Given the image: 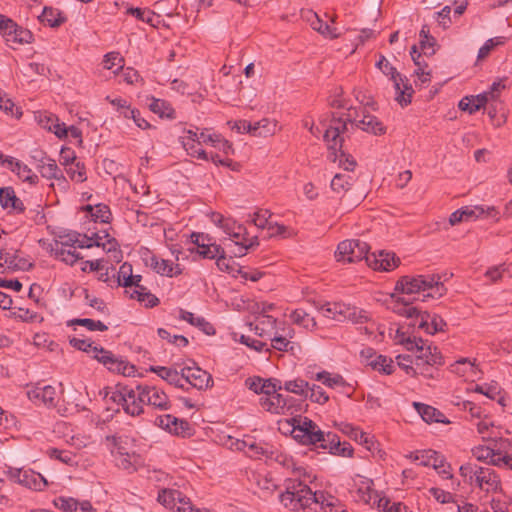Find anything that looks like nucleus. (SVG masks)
Masks as SVG:
<instances>
[{
	"mask_svg": "<svg viewBox=\"0 0 512 512\" xmlns=\"http://www.w3.org/2000/svg\"><path fill=\"white\" fill-rule=\"evenodd\" d=\"M291 425L293 438L304 445H317L324 440V432L307 417L292 418Z\"/></svg>",
	"mask_w": 512,
	"mask_h": 512,
	"instance_id": "nucleus-6",
	"label": "nucleus"
},
{
	"mask_svg": "<svg viewBox=\"0 0 512 512\" xmlns=\"http://www.w3.org/2000/svg\"><path fill=\"white\" fill-rule=\"evenodd\" d=\"M123 62L124 60L118 52H110L106 54L103 60L104 68L107 70L115 68L114 72L123 67Z\"/></svg>",
	"mask_w": 512,
	"mask_h": 512,
	"instance_id": "nucleus-62",
	"label": "nucleus"
},
{
	"mask_svg": "<svg viewBox=\"0 0 512 512\" xmlns=\"http://www.w3.org/2000/svg\"><path fill=\"white\" fill-rule=\"evenodd\" d=\"M418 416L428 425L450 424V420L437 408L418 402Z\"/></svg>",
	"mask_w": 512,
	"mask_h": 512,
	"instance_id": "nucleus-23",
	"label": "nucleus"
},
{
	"mask_svg": "<svg viewBox=\"0 0 512 512\" xmlns=\"http://www.w3.org/2000/svg\"><path fill=\"white\" fill-rule=\"evenodd\" d=\"M271 215L269 210H259L254 213L253 223L261 229H273L274 227L270 221Z\"/></svg>",
	"mask_w": 512,
	"mask_h": 512,
	"instance_id": "nucleus-63",
	"label": "nucleus"
},
{
	"mask_svg": "<svg viewBox=\"0 0 512 512\" xmlns=\"http://www.w3.org/2000/svg\"><path fill=\"white\" fill-rule=\"evenodd\" d=\"M376 67L382 71L386 76L390 77L395 89V100L402 106H407L411 103L414 89L409 83V80L397 72L396 68L385 58L380 55L379 60L376 62Z\"/></svg>",
	"mask_w": 512,
	"mask_h": 512,
	"instance_id": "nucleus-5",
	"label": "nucleus"
},
{
	"mask_svg": "<svg viewBox=\"0 0 512 512\" xmlns=\"http://www.w3.org/2000/svg\"><path fill=\"white\" fill-rule=\"evenodd\" d=\"M293 402L292 397H284L278 392L269 396H261L259 399V404L265 411L276 415L293 414Z\"/></svg>",
	"mask_w": 512,
	"mask_h": 512,
	"instance_id": "nucleus-11",
	"label": "nucleus"
},
{
	"mask_svg": "<svg viewBox=\"0 0 512 512\" xmlns=\"http://www.w3.org/2000/svg\"><path fill=\"white\" fill-rule=\"evenodd\" d=\"M346 305L340 302L334 303H325L320 306L319 311L322 315L328 319H332L338 322L344 321V311L346 310Z\"/></svg>",
	"mask_w": 512,
	"mask_h": 512,
	"instance_id": "nucleus-37",
	"label": "nucleus"
},
{
	"mask_svg": "<svg viewBox=\"0 0 512 512\" xmlns=\"http://www.w3.org/2000/svg\"><path fill=\"white\" fill-rule=\"evenodd\" d=\"M237 449L245 452L249 457L268 456L270 453L267 444L257 442L252 437L237 442Z\"/></svg>",
	"mask_w": 512,
	"mask_h": 512,
	"instance_id": "nucleus-25",
	"label": "nucleus"
},
{
	"mask_svg": "<svg viewBox=\"0 0 512 512\" xmlns=\"http://www.w3.org/2000/svg\"><path fill=\"white\" fill-rule=\"evenodd\" d=\"M0 204L3 209H10V212L20 214L25 211L24 203L16 196L12 187L0 188Z\"/></svg>",
	"mask_w": 512,
	"mask_h": 512,
	"instance_id": "nucleus-21",
	"label": "nucleus"
},
{
	"mask_svg": "<svg viewBox=\"0 0 512 512\" xmlns=\"http://www.w3.org/2000/svg\"><path fill=\"white\" fill-rule=\"evenodd\" d=\"M284 389L288 392L307 398L309 393V383L303 379L290 380L285 382Z\"/></svg>",
	"mask_w": 512,
	"mask_h": 512,
	"instance_id": "nucleus-54",
	"label": "nucleus"
},
{
	"mask_svg": "<svg viewBox=\"0 0 512 512\" xmlns=\"http://www.w3.org/2000/svg\"><path fill=\"white\" fill-rule=\"evenodd\" d=\"M416 278L403 276L397 281L394 292L384 302L395 313L413 318L416 314Z\"/></svg>",
	"mask_w": 512,
	"mask_h": 512,
	"instance_id": "nucleus-1",
	"label": "nucleus"
},
{
	"mask_svg": "<svg viewBox=\"0 0 512 512\" xmlns=\"http://www.w3.org/2000/svg\"><path fill=\"white\" fill-rule=\"evenodd\" d=\"M446 326L445 321L437 314H431L418 307V329L424 330L427 334L433 335L436 332L443 331Z\"/></svg>",
	"mask_w": 512,
	"mask_h": 512,
	"instance_id": "nucleus-18",
	"label": "nucleus"
},
{
	"mask_svg": "<svg viewBox=\"0 0 512 512\" xmlns=\"http://www.w3.org/2000/svg\"><path fill=\"white\" fill-rule=\"evenodd\" d=\"M38 171L44 178L65 181V177L57 166L56 161L52 158H49L45 164L41 165Z\"/></svg>",
	"mask_w": 512,
	"mask_h": 512,
	"instance_id": "nucleus-43",
	"label": "nucleus"
},
{
	"mask_svg": "<svg viewBox=\"0 0 512 512\" xmlns=\"http://www.w3.org/2000/svg\"><path fill=\"white\" fill-rule=\"evenodd\" d=\"M345 320L351 321L354 324H363L369 320V315L363 309L346 305V310L344 311Z\"/></svg>",
	"mask_w": 512,
	"mask_h": 512,
	"instance_id": "nucleus-53",
	"label": "nucleus"
},
{
	"mask_svg": "<svg viewBox=\"0 0 512 512\" xmlns=\"http://www.w3.org/2000/svg\"><path fill=\"white\" fill-rule=\"evenodd\" d=\"M315 379L317 381H321L324 385L333 388L335 386H342L345 384V381L341 375H334L332 376L327 371H322L316 374Z\"/></svg>",
	"mask_w": 512,
	"mask_h": 512,
	"instance_id": "nucleus-60",
	"label": "nucleus"
},
{
	"mask_svg": "<svg viewBox=\"0 0 512 512\" xmlns=\"http://www.w3.org/2000/svg\"><path fill=\"white\" fill-rule=\"evenodd\" d=\"M254 136L267 137L276 131V123L269 119H262L253 123Z\"/></svg>",
	"mask_w": 512,
	"mask_h": 512,
	"instance_id": "nucleus-51",
	"label": "nucleus"
},
{
	"mask_svg": "<svg viewBox=\"0 0 512 512\" xmlns=\"http://www.w3.org/2000/svg\"><path fill=\"white\" fill-rule=\"evenodd\" d=\"M145 265L161 276L174 277L182 274V268L178 263L159 258L149 254L144 258Z\"/></svg>",
	"mask_w": 512,
	"mask_h": 512,
	"instance_id": "nucleus-15",
	"label": "nucleus"
},
{
	"mask_svg": "<svg viewBox=\"0 0 512 512\" xmlns=\"http://www.w3.org/2000/svg\"><path fill=\"white\" fill-rule=\"evenodd\" d=\"M318 447L337 456L352 457L353 455V448L350 443H341L339 436L333 432L324 433V440L318 442Z\"/></svg>",
	"mask_w": 512,
	"mask_h": 512,
	"instance_id": "nucleus-16",
	"label": "nucleus"
},
{
	"mask_svg": "<svg viewBox=\"0 0 512 512\" xmlns=\"http://www.w3.org/2000/svg\"><path fill=\"white\" fill-rule=\"evenodd\" d=\"M122 395L126 399L123 401V409L124 411L131 416H138L144 412L143 404L144 402H140L138 399V390L137 385L135 388L129 386L121 387Z\"/></svg>",
	"mask_w": 512,
	"mask_h": 512,
	"instance_id": "nucleus-19",
	"label": "nucleus"
},
{
	"mask_svg": "<svg viewBox=\"0 0 512 512\" xmlns=\"http://www.w3.org/2000/svg\"><path fill=\"white\" fill-rule=\"evenodd\" d=\"M358 493L361 494V499L372 506L376 505L379 510L392 511L393 507L390 506V500L385 497H379L374 491L370 489V484L366 483L364 487L358 489Z\"/></svg>",
	"mask_w": 512,
	"mask_h": 512,
	"instance_id": "nucleus-26",
	"label": "nucleus"
},
{
	"mask_svg": "<svg viewBox=\"0 0 512 512\" xmlns=\"http://www.w3.org/2000/svg\"><path fill=\"white\" fill-rule=\"evenodd\" d=\"M94 358L112 372H117L124 376H132L135 373L134 365L117 358L111 351H108L103 347L94 348Z\"/></svg>",
	"mask_w": 512,
	"mask_h": 512,
	"instance_id": "nucleus-9",
	"label": "nucleus"
},
{
	"mask_svg": "<svg viewBox=\"0 0 512 512\" xmlns=\"http://www.w3.org/2000/svg\"><path fill=\"white\" fill-rule=\"evenodd\" d=\"M293 337V330L292 329H288L287 333H285L284 335H275L272 339H271V346L278 350V351H293L294 349V345L293 343L289 340V338H292Z\"/></svg>",
	"mask_w": 512,
	"mask_h": 512,
	"instance_id": "nucleus-47",
	"label": "nucleus"
},
{
	"mask_svg": "<svg viewBox=\"0 0 512 512\" xmlns=\"http://www.w3.org/2000/svg\"><path fill=\"white\" fill-rule=\"evenodd\" d=\"M365 132L373 135H382L385 133L386 128L377 117L362 111V118L358 121L357 127Z\"/></svg>",
	"mask_w": 512,
	"mask_h": 512,
	"instance_id": "nucleus-30",
	"label": "nucleus"
},
{
	"mask_svg": "<svg viewBox=\"0 0 512 512\" xmlns=\"http://www.w3.org/2000/svg\"><path fill=\"white\" fill-rule=\"evenodd\" d=\"M475 483L481 489L484 485H487V490L492 489L496 491L500 487V478L493 469L478 466Z\"/></svg>",
	"mask_w": 512,
	"mask_h": 512,
	"instance_id": "nucleus-27",
	"label": "nucleus"
},
{
	"mask_svg": "<svg viewBox=\"0 0 512 512\" xmlns=\"http://www.w3.org/2000/svg\"><path fill=\"white\" fill-rule=\"evenodd\" d=\"M27 396L31 401L41 402L49 407L56 405V390L51 385L34 387L27 392Z\"/></svg>",
	"mask_w": 512,
	"mask_h": 512,
	"instance_id": "nucleus-22",
	"label": "nucleus"
},
{
	"mask_svg": "<svg viewBox=\"0 0 512 512\" xmlns=\"http://www.w3.org/2000/svg\"><path fill=\"white\" fill-rule=\"evenodd\" d=\"M82 235L76 231H70L66 234L58 235V238L53 243L63 245L64 247L72 248H91L93 244L85 242V239H80Z\"/></svg>",
	"mask_w": 512,
	"mask_h": 512,
	"instance_id": "nucleus-33",
	"label": "nucleus"
},
{
	"mask_svg": "<svg viewBox=\"0 0 512 512\" xmlns=\"http://www.w3.org/2000/svg\"><path fill=\"white\" fill-rule=\"evenodd\" d=\"M418 465L433 468L443 478H451L450 465L439 452L432 449L418 451Z\"/></svg>",
	"mask_w": 512,
	"mask_h": 512,
	"instance_id": "nucleus-13",
	"label": "nucleus"
},
{
	"mask_svg": "<svg viewBox=\"0 0 512 512\" xmlns=\"http://www.w3.org/2000/svg\"><path fill=\"white\" fill-rule=\"evenodd\" d=\"M149 370L153 373H156L160 378L169 384L174 385L177 388L184 389L181 371L178 372L176 369L164 366H151Z\"/></svg>",
	"mask_w": 512,
	"mask_h": 512,
	"instance_id": "nucleus-31",
	"label": "nucleus"
},
{
	"mask_svg": "<svg viewBox=\"0 0 512 512\" xmlns=\"http://www.w3.org/2000/svg\"><path fill=\"white\" fill-rule=\"evenodd\" d=\"M82 238L85 239V242L93 244V246H102L103 249L107 250L108 252L114 251L120 253V251L117 250V241L114 238H111L106 230L93 233L91 237L83 235Z\"/></svg>",
	"mask_w": 512,
	"mask_h": 512,
	"instance_id": "nucleus-28",
	"label": "nucleus"
},
{
	"mask_svg": "<svg viewBox=\"0 0 512 512\" xmlns=\"http://www.w3.org/2000/svg\"><path fill=\"white\" fill-rule=\"evenodd\" d=\"M290 319L305 329L312 330L316 327V321L305 310L296 309L290 314Z\"/></svg>",
	"mask_w": 512,
	"mask_h": 512,
	"instance_id": "nucleus-45",
	"label": "nucleus"
},
{
	"mask_svg": "<svg viewBox=\"0 0 512 512\" xmlns=\"http://www.w3.org/2000/svg\"><path fill=\"white\" fill-rule=\"evenodd\" d=\"M138 399L160 410H169L171 403L166 393L154 386L137 385Z\"/></svg>",
	"mask_w": 512,
	"mask_h": 512,
	"instance_id": "nucleus-12",
	"label": "nucleus"
},
{
	"mask_svg": "<svg viewBox=\"0 0 512 512\" xmlns=\"http://www.w3.org/2000/svg\"><path fill=\"white\" fill-rule=\"evenodd\" d=\"M196 253L204 259H215L220 253H223V248L215 243L201 242L199 248H196Z\"/></svg>",
	"mask_w": 512,
	"mask_h": 512,
	"instance_id": "nucleus-52",
	"label": "nucleus"
},
{
	"mask_svg": "<svg viewBox=\"0 0 512 512\" xmlns=\"http://www.w3.org/2000/svg\"><path fill=\"white\" fill-rule=\"evenodd\" d=\"M420 49L426 56H431L436 53L439 48L437 40L430 34V29L427 25H423L420 33Z\"/></svg>",
	"mask_w": 512,
	"mask_h": 512,
	"instance_id": "nucleus-36",
	"label": "nucleus"
},
{
	"mask_svg": "<svg viewBox=\"0 0 512 512\" xmlns=\"http://www.w3.org/2000/svg\"><path fill=\"white\" fill-rule=\"evenodd\" d=\"M182 492L176 489H162L158 493L157 500L166 508L176 510L178 500H181Z\"/></svg>",
	"mask_w": 512,
	"mask_h": 512,
	"instance_id": "nucleus-41",
	"label": "nucleus"
},
{
	"mask_svg": "<svg viewBox=\"0 0 512 512\" xmlns=\"http://www.w3.org/2000/svg\"><path fill=\"white\" fill-rule=\"evenodd\" d=\"M139 455L136 453L121 452L120 456L115 457L116 465L124 470L135 471L139 463Z\"/></svg>",
	"mask_w": 512,
	"mask_h": 512,
	"instance_id": "nucleus-46",
	"label": "nucleus"
},
{
	"mask_svg": "<svg viewBox=\"0 0 512 512\" xmlns=\"http://www.w3.org/2000/svg\"><path fill=\"white\" fill-rule=\"evenodd\" d=\"M447 293V288L441 281V276L418 275V302H426L429 299L438 300Z\"/></svg>",
	"mask_w": 512,
	"mask_h": 512,
	"instance_id": "nucleus-8",
	"label": "nucleus"
},
{
	"mask_svg": "<svg viewBox=\"0 0 512 512\" xmlns=\"http://www.w3.org/2000/svg\"><path fill=\"white\" fill-rule=\"evenodd\" d=\"M366 263L374 270L389 272L399 266L400 258L392 251L379 250L368 254Z\"/></svg>",
	"mask_w": 512,
	"mask_h": 512,
	"instance_id": "nucleus-14",
	"label": "nucleus"
},
{
	"mask_svg": "<svg viewBox=\"0 0 512 512\" xmlns=\"http://www.w3.org/2000/svg\"><path fill=\"white\" fill-rule=\"evenodd\" d=\"M222 229L227 235H229L235 241L246 240L244 237V235L246 234V228L241 224H237L235 221L231 219L230 221H224Z\"/></svg>",
	"mask_w": 512,
	"mask_h": 512,
	"instance_id": "nucleus-49",
	"label": "nucleus"
},
{
	"mask_svg": "<svg viewBox=\"0 0 512 512\" xmlns=\"http://www.w3.org/2000/svg\"><path fill=\"white\" fill-rule=\"evenodd\" d=\"M320 498H324L323 493L312 492L310 487L301 481L288 479L286 489L279 495L280 502L290 510H300L310 508L312 505H318Z\"/></svg>",
	"mask_w": 512,
	"mask_h": 512,
	"instance_id": "nucleus-2",
	"label": "nucleus"
},
{
	"mask_svg": "<svg viewBox=\"0 0 512 512\" xmlns=\"http://www.w3.org/2000/svg\"><path fill=\"white\" fill-rule=\"evenodd\" d=\"M149 108L153 113L158 114L161 118H175V110L170 103L165 100L153 98L149 104Z\"/></svg>",
	"mask_w": 512,
	"mask_h": 512,
	"instance_id": "nucleus-42",
	"label": "nucleus"
},
{
	"mask_svg": "<svg viewBox=\"0 0 512 512\" xmlns=\"http://www.w3.org/2000/svg\"><path fill=\"white\" fill-rule=\"evenodd\" d=\"M339 430L348 435L351 439L364 445L367 450L374 452L377 449V445L373 438L367 433L361 431L358 427H355L349 423H340Z\"/></svg>",
	"mask_w": 512,
	"mask_h": 512,
	"instance_id": "nucleus-20",
	"label": "nucleus"
},
{
	"mask_svg": "<svg viewBox=\"0 0 512 512\" xmlns=\"http://www.w3.org/2000/svg\"><path fill=\"white\" fill-rule=\"evenodd\" d=\"M6 161L10 169L15 172L20 179L32 185L38 183V176L33 173V171L26 164L21 163L11 156H7Z\"/></svg>",
	"mask_w": 512,
	"mask_h": 512,
	"instance_id": "nucleus-29",
	"label": "nucleus"
},
{
	"mask_svg": "<svg viewBox=\"0 0 512 512\" xmlns=\"http://www.w3.org/2000/svg\"><path fill=\"white\" fill-rule=\"evenodd\" d=\"M50 251L57 259L69 265L75 264L81 258L80 254L76 253L75 248L64 247L55 243L50 244Z\"/></svg>",
	"mask_w": 512,
	"mask_h": 512,
	"instance_id": "nucleus-32",
	"label": "nucleus"
},
{
	"mask_svg": "<svg viewBox=\"0 0 512 512\" xmlns=\"http://www.w3.org/2000/svg\"><path fill=\"white\" fill-rule=\"evenodd\" d=\"M68 326L79 325L86 327L89 331H106L108 326L99 320H93L90 318H75L68 321Z\"/></svg>",
	"mask_w": 512,
	"mask_h": 512,
	"instance_id": "nucleus-50",
	"label": "nucleus"
},
{
	"mask_svg": "<svg viewBox=\"0 0 512 512\" xmlns=\"http://www.w3.org/2000/svg\"><path fill=\"white\" fill-rule=\"evenodd\" d=\"M5 39L7 43L22 45L31 43L34 37L30 30L23 28L16 23V26L11 29V33H8Z\"/></svg>",
	"mask_w": 512,
	"mask_h": 512,
	"instance_id": "nucleus-38",
	"label": "nucleus"
},
{
	"mask_svg": "<svg viewBox=\"0 0 512 512\" xmlns=\"http://www.w3.org/2000/svg\"><path fill=\"white\" fill-rule=\"evenodd\" d=\"M39 19L50 27H59L67 20L66 16L59 9L53 7H44Z\"/></svg>",
	"mask_w": 512,
	"mask_h": 512,
	"instance_id": "nucleus-40",
	"label": "nucleus"
},
{
	"mask_svg": "<svg viewBox=\"0 0 512 512\" xmlns=\"http://www.w3.org/2000/svg\"><path fill=\"white\" fill-rule=\"evenodd\" d=\"M345 124L340 120H334L324 131V141L329 150L328 158L332 162H338L339 166L346 171H353L356 161L349 154L342 150Z\"/></svg>",
	"mask_w": 512,
	"mask_h": 512,
	"instance_id": "nucleus-3",
	"label": "nucleus"
},
{
	"mask_svg": "<svg viewBox=\"0 0 512 512\" xmlns=\"http://www.w3.org/2000/svg\"><path fill=\"white\" fill-rule=\"evenodd\" d=\"M111 211L110 208L103 203H99L95 205V211L92 214V221L101 222V223H109L111 219Z\"/></svg>",
	"mask_w": 512,
	"mask_h": 512,
	"instance_id": "nucleus-64",
	"label": "nucleus"
},
{
	"mask_svg": "<svg viewBox=\"0 0 512 512\" xmlns=\"http://www.w3.org/2000/svg\"><path fill=\"white\" fill-rule=\"evenodd\" d=\"M443 364V357L438 348L418 337V374L428 379L437 378Z\"/></svg>",
	"mask_w": 512,
	"mask_h": 512,
	"instance_id": "nucleus-4",
	"label": "nucleus"
},
{
	"mask_svg": "<svg viewBox=\"0 0 512 512\" xmlns=\"http://www.w3.org/2000/svg\"><path fill=\"white\" fill-rule=\"evenodd\" d=\"M7 475L14 482L35 491H43L48 486L46 478L31 469L9 468Z\"/></svg>",
	"mask_w": 512,
	"mask_h": 512,
	"instance_id": "nucleus-10",
	"label": "nucleus"
},
{
	"mask_svg": "<svg viewBox=\"0 0 512 512\" xmlns=\"http://www.w3.org/2000/svg\"><path fill=\"white\" fill-rule=\"evenodd\" d=\"M66 172L72 181L77 183L84 182L86 177V170L83 163L77 161L73 165L66 167Z\"/></svg>",
	"mask_w": 512,
	"mask_h": 512,
	"instance_id": "nucleus-59",
	"label": "nucleus"
},
{
	"mask_svg": "<svg viewBox=\"0 0 512 512\" xmlns=\"http://www.w3.org/2000/svg\"><path fill=\"white\" fill-rule=\"evenodd\" d=\"M353 178L347 174H336L331 180V188L337 193L348 191L352 186Z\"/></svg>",
	"mask_w": 512,
	"mask_h": 512,
	"instance_id": "nucleus-55",
	"label": "nucleus"
},
{
	"mask_svg": "<svg viewBox=\"0 0 512 512\" xmlns=\"http://www.w3.org/2000/svg\"><path fill=\"white\" fill-rule=\"evenodd\" d=\"M374 370L390 375L393 373V360L384 355H378L375 359L367 362Z\"/></svg>",
	"mask_w": 512,
	"mask_h": 512,
	"instance_id": "nucleus-48",
	"label": "nucleus"
},
{
	"mask_svg": "<svg viewBox=\"0 0 512 512\" xmlns=\"http://www.w3.org/2000/svg\"><path fill=\"white\" fill-rule=\"evenodd\" d=\"M487 113L491 120H496V125L500 126L503 122H505V112L503 109V104L500 100L490 101L488 103Z\"/></svg>",
	"mask_w": 512,
	"mask_h": 512,
	"instance_id": "nucleus-58",
	"label": "nucleus"
},
{
	"mask_svg": "<svg viewBox=\"0 0 512 512\" xmlns=\"http://www.w3.org/2000/svg\"><path fill=\"white\" fill-rule=\"evenodd\" d=\"M39 123L43 128L53 132L58 138L67 136L64 123H59L58 118L52 114L40 116Z\"/></svg>",
	"mask_w": 512,
	"mask_h": 512,
	"instance_id": "nucleus-39",
	"label": "nucleus"
},
{
	"mask_svg": "<svg viewBox=\"0 0 512 512\" xmlns=\"http://www.w3.org/2000/svg\"><path fill=\"white\" fill-rule=\"evenodd\" d=\"M181 376L182 380L199 390L206 389L213 383L211 375L200 367L186 366L181 369Z\"/></svg>",
	"mask_w": 512,
	"mask_h": 512,
	"instance_id": "nucleus-17",
	"label": "nucleus"
},
{
	"mask_svg": "<svg viewBox=\"0 0 512 512\" xmlns=\"http://www.w3.org/2000/svg\"><path fill=\"white\" fill-rule=\"evenodd\" d=\"M369 245L359 239H347L340 242L335 251V258L338 262L353 263L366 260Z\"/></svg>",
	"mask_w": 512,
	"mask_h": 512,
	"instance_id": "nucleus-7",
	"label": "nucleus"
},
{
	"mask_svg": "<svg viewBox=\"0 0 512 512\" xmlns=\"http://www.w3.org/2000/svg\"><path fill=\"white\" fill-rule=\"evenodd\" d=\"M362 111H365L364 109L358 110L357 108L349 107L347 108V112L344 114V117H336L335 114H332V118L329 121V124L325 126V129L333 123L334 120H340L342 121L346 129L344 130V133L348 131V123H350L352 126L357 127V123L360 120V116L362 117Z\"/></svg>",
	"mask_w": 512,
	"mask_h": 512,
	"instance_id": "nucleus-44",
	"label": "nucleus"
},
{
	"mask_svg": "<svg viewBox=\"0 0 512 512\" xmlns=\"http://www.w3.org/2000/svg\"><path fill=\"white\" fill-rule=\"evenodd\" d=\"M133 267L130 263L124 262L118 271L117 274V282L118 286H122L125 288H131V283L133 280Z\"/></svg>",
	"mask_w": 512,
	"mask_h": 512,
	"instance_id": "nucleus-57",
	"label": "nucleus"
},
{
	"mask_svg": "<svg viewBox=\"0 0 512 512\" xmlns=\"http://www.w3.org/2000/svg\"><path fill=\"white\" fill-rule=\"evenodd\" d=\"M179 318L181 320L187 321L191 325L199 328L206 335L215 334L214 327L208 321H206V319L204 317H201V316L196 317V316H194L193 313L186 311L184 309H180Z\"/></svg>",
	"mask_w": 512,
	"mask_h": 512,
	"instance_id": "nucleus-34",
	"label": "nucleus"
},
{
	"mask_svg": "<svg viewBox=\"0 0 512 512\" xmlns=\"http://www.w3.org/2000/svg\"><path fill=\"white\" fill-rule=\"evenodd\" d=\"M461 213L463 214L464 221H471L478 219L483 216L487 217H496L497 212L494 207H484V206H465L460 208Z\"/></svg>",
	"mask_w": 512,
	"mask_h": 512,
	"instance_id": "nucleus-35",
	"label": "nucleus"
},
{
	"mask_svg": "<svg viewBox=\"0 0 512 512\" xmlns=\"http://www.w3.org/2000/svg\"><path fill=\"white\" fill-rule=\"evenodd\" d=\"M0 259H4V263L12 271H30L34 267V263L28 259L19 256V251L16 250L13 254L5 250H0Z\"/></svg>",
	"mask_w": 512,
	"mask_h": 512,
	"instance_id": "nucleus-24",
	"label": "nucleus"
},
{
	"mask_svg": "<svg viewBox=\"0 0 512 512\" xmlns=\"http://www.w3.org/2000/svg\"><path fill=\"white\" fill-rule=\"evenodd\" d=\"M56 508L63 512H76L77 506V499L73 497H57L53 501Z\"/></svg>",
	"mask_w": 512,
	"mask_h": 512,
	"instance_id": "nucleus-61",
	"label": "nucleus"
},
{
	"mask_svg": "<svg viewBox=\"0 0 512 512\" xmlns=\"http://www.w3.org/2000/svg\"><path fill=\"white\" fill-rule=\"evenodd\" d=\"M314 20L311 21V27L319 32L320 34L330 38V39H335L337 37H339V33L336 32V28L335 27H331L330 25H328L327 23L323 22L318 16L317 14H314Z\"/></svg>",
	"mask_w": 512,
	"mask_h": 512,
	"instance_id": "nucleus-56",
	"label": "nucleus"
}]
</instances>
